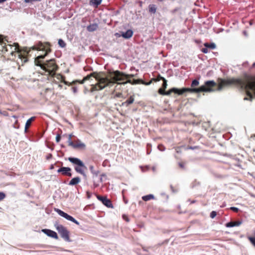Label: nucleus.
Here are the masks:
<instances>
[{
  "label": "nucleus",
  "instance_id": "b1692460",
  "mask_svg": "<svg viewBox=\"0 0 255 255\" xmlns=\"http://www.w3.org/2000/svg\"><path fill=\"white\" fill-rule=\"evenodd\" d=\"M154 197L152 194H149L147 195L143 196L142 197V199L144 201H147L152 199H153Z\"/></svg>",
  "mask_w": 255,
  "mask_h": 255
},
{
  "label": "nucleus",
  "instance_id": "7c9ffc66",
  "mask_svg": "<svg viewBox=\"0 0 255 255\" xmlns=\"http://www.w3.org/2000/svg\"><path fill=\"white\" fill-rule=\"evenodd\" d=\"M156 81H159L160 80L163 81L165 79L164 77H162L160 74H158L157 77L156 78Z\"/></svg>",
  "mask_w": 255,
  "mask_h": 255
},
{
  "label": "nucleus",
  "instance_id": "f8f14e48",
  "mask_svg": "<svg viewBox=\"0 0 255 255\" xmlns=\"http://www.w3.org/2000/svg\"><path fill=\"white\" fill-rule=\"evenodd\" d=\"M71 168L68 167H62L60 168L58 170V173H60L63 176H67L71 177L72 176Z\"/></svg>",
  "mask_w": 255,
  "mask_h": 255
},
{
  "label": "nucleus",
  "instance_id": "9d476101",
  "mask_svg": "<svg viewBox=\"0 0 255 255\" xmlns=\"http://www.w3.org/2000/svg\"><path fill=\"white\" fill-rule=\"evenodd\" d=\"M97 198L107 207L112 209L114 208V206L111 200L108 199L107 197L97 195Z\"/></svg>",
  "mask_w": 255,
  "mask_h": 255
},
{
  "label": "nucleus",
  "instance_id": "f704fd0d",
  "mask_svg": "<svg viewBox=\"0 0 255 255\" xmlns=\"http://www.w3.org/2000/svg\"><path fill=\"white\" fill-rule=\"evenodd\" d=\"M41 0H24V2L26 3H32L34 1H39Z\"/></svg>",
  "mask_w": 255,
  "mask_h": 255
},
{
  "label": "nucleus",
  "instance_id": "c03bdc74",
  "mask_svg": "<svg viewBox=\"0 0 255 255\" xmlns=\"http://www.w3.org/2000/svg\"><path fill=\"white\" fill-rule=\"evenodd\" d=\"M54 165H53V164H51V165H50V166L49 169H51V170H52V169H54Z\"/></svg>",
  "mask_w": 255,
  "mask_h": 255
},
{
  "label": "nucleus",
  "instance_id": "de8ad7c7",
  "mask_svg": "<svg viewBox=\"0 0 255 255\" xmlns=\"http://www.w3.org/2000/svg\"><path fill=\"white\" fill-rule=\"evenodd\" d=\"M253 67H255V62L253 64Z\"/></svg>",
  "mask_w": 255,
  "mask_h": 255
},
{
  "label": "nucleus",
  "instance_id": "9b49d317",
  "mask_svg": "<svg viewBox=\"0 0 255 255\" xmlns=\"http://www.w3.org/2000/svg\"><path fill=\"white\" fill-rule=\"evenodd\" d=\"M69 146L74 148L81 149H84L86 147V145L78 139L74 141H70Z\"/></svg>",
  "mask_w": 255,
  "mask_h": 255
},
{
  "label": "nucleus",
  "instance_id": "49530a36",
  "mask_svg": "<svg viewBox=\"0 0 255 255\" xmlns=\"http://www.w3.org/2000/svg\"><path fill=\"white\" fill-rule=\"evenodd\" d=\"M124 202L126 204H127L128 203V201L127 200H125V198H124Z\"/></svg>",
  "mask_w": 255,
  "mask_h": 255
},
{
  "label": "nucleus",
  "instance_id": "a211bd4d",
  "mask_svg": "<svg viewBox=\"0 0 255 255\" xmlns=\"http://www.w3.org/2000/svg\"><path fill=\"white\" fill-rule=\"evenodd\" d=\"M98 28V25L97 23H92L88 25L87 27V29L88 31L93 32L97 29Z\"/></svg>",
  "mask_w": 255,
  "mask_h": 255
},
{
  "label": "nucleus",
  "instance_id": "2f4dec72",
  "mask_svg": "<svg viewBox=\"0 0 255 255\" xmlns=\"http://www.w3.org/2000/svg\"><path fill=\"white\" fill-rule=\"evenodd\" d=\"M204 45L205 48H203L202 51L204 53H207V42L205 43Z\"/></svg>",
  "mask_w": 255,
  "mask_h": 255
},
{
  "label": "nucleus",
  "instance_id": "20e7f679",
  "mask_svg": "<svg viewBox=\"0 0 255 255\" xmlns=\"http://www.w3.org/2000/svg\"><path fill=\"white\" fill-rule=\"evenodd\" d=\"M31 50L30 47H24L22 49H19L18 43H14L13 45L7 44L4 54L8 57L10 55L14 56V60L17 58L16 61L19 69L20 65L22 66L28 61V54Z\"/></svg>",
  "mask_w": 255,
  "mask_h": 255
},
{
  "label": "nucleus",
  "instance_id": "0eeeda50",
  "mask_svg": "<svg viewBox=\"0 0 255 255\" xmlns=\"http://www.w3.org/2000/svg\"><path fill=\"white\" fill-rule=\"evenodd\" d=\"M68 160L71 163L77 165L74 167L77 172L86 176L85 170L87 169V167L80 159L77 158L70 157L68 158Z\"/></svg>",
  "mask_w": 255,
  "mask_h": 255
},
{
  "label": "nucleus",
  "instance_id": "7ed1b4c3",
  "mask_svg": "<svg viewBox=\"0 0 255 255\" xmlns=\"http://www.w3.org/2000/svg\"><path fill=\"white\" fill-rule=\"evenodd\" d=\"M92 77L95 78L97 83L96 84L91 85V92L102 90L107 87H110V84L109 83L110 81L109 71L107 74L104 72H93L84 77L82 80H75L73 81V83H78L83 84L85 81L89 80Z\"/></svg>",
  "mask_w": 255,
  "mask_h": 255
},
{
  "label": "nucleus",
  "instance_id": "a18cd8bd",
  "mask_svg": "<svg viewBox=\"0 0 255 255\" xmlns=\"http://www.w3.org/2000/svg\"><path fill=\"white\" fill-rule=\"evenodd\" d=\"M115 35H116V36H118V37H120V35L119 33H116L115 34Z\"/></svg>",
  "mask_w": 255,
  "mask_h": 255
},
{
  "label": "nucleus",
  "instance_id": "423d86ee",
  "mask_svg": "<svg viewBox=\"0 0 255 255\" xmlns=\"http://www.w3.org/2000/svg\"><path fill=\"white\" fill-rule=\"evenodd\" d=\"M167 86V80L164 79L163 81L162 87L158 89V93L161 95L168 96L172 93H174V94H177L178 95H181L186 92L200 93L202 92L207 91V81L205 82L204 86H201L200 87L198 88V89H191L185 88L181 89H178L176 88H173L169 90L168 91H165V89H166Z\"/></svg>",
  "mask_w": 255,
  "mask_h": 255
},
{
  "label": "nucleus",
  "instance_id": "f3484780",
  "mask_svg": "<svg viewBox=\"0 0 255 255\" xmlns=\"http://www.w3.org/2000/svg\"><path fill=\"white\" fill-rule=\"evenodd\" d=\"M241 221L230 222L226 224V226L228 228L239 226L241 225Z\"/></svg>",
  "mask_w": 255,
  "mask_h": 255
},
{
  "label": "nucleus",
  "instance_id": "bb28decb",
  "mask_svg": "<svg viewBox=\"0 0 255 255\" xmlns=\"http://www.w3.org/2000/svg\"><path fill=\"white\" fill-rule=\"evenodd\" d=\"M199 85V82L197 80L195 79L194 80L191 84V87L193 88H190L191 89H195L194 87L198 86Z\"/></svg>",
  "mask_w": 255,
  "mask_h": 255
},
{
  "label": "nucleus",
  "instance_id": "09e8293b",
  "mask_svg": "<svg viewBox=\"0 0 255 255\" xmlns=\"http://www.w3.org/2000/svg\"><path fill=\"white\" fill-rule=\"evenodd\" d=\"M100 181H101V182H102V177L100 178Z\"/></svg>",
  "mask_w": 255,
  "mask_h": 255
},
{
  "label": "nucleus",
  "instance_id": "393cba45",
  "mask_svg": "<svg viewBox=\"0 0 255 255\" xmlns=\"http://www.w3.org/2000/svg\"><path fill=\"white\" fill-rule=\"evenodd\" d=\"M54 77H55L57 79L60 81V82L62 83L64 81V79H65V77L63 76L61 74H56L55 73V75L54 76Z\"/></svg>",
  "mask_w": 255,
  "mask_h": 255
},
{
  "label": "nucleus",
  "instance_id": "1a4fd4ad",
  "mask_svg": "<svg viewBox=\"0 0 255 255\" xmlns=\"http://www.w3.org/2000/svg\"><path fill=\"white\" fill-rule=\"evenodd\" d=\"M55 211L61 216L65 218L67 220L70 221L77 225H79V223L73 217L69 215L68 214L65 213L64 212L61 211L59 209H55Z\"/></svg>",
  "mask_w": 255,
  "mask_h": 255
},
{
  "label": "nucleus",
  "instance_id": "aec40b11",
  "mask_svg": "<svg viewBox=\"0 0 255 255\" xmlns=\"http://www.w3.org/2000/svg\"><path fill=\"white\" fill-rule=\"evenodd\" d=\"M81 181L80 178L79 177H76L72 178L69 182V185H75L78 184Z\"/></svg>",
  "mask_w": 255,
  "mask_h": 255
},
{
  "label": "nucleus",
  "instance_id": "a19ab883",
  "mask_svg": "<svg viewBox=\"0 0 255 255\" xmlns=\"http://www.w3.org/2000/svg\"><path fill=\"white\" fill-rule=\"evenodd\" d=\"M122 96V93H117L116 94V97H121Z\"/></svg>",
  "mask_w": 255,
  "mask_h": 255
},
{
  "label": "nucleus",
  "instance_id": "39448f33",
  "mask_svg": "<svg viewBox=\"0 0 255 255\" xmlns=\"http://www.w3.org/2000/svg\"><path fill=\"white\" fill-rule=\"evenodd\" d=\"M133 76V74H127L119 70L109 71L110 87L112 86L115 84L125 85L129 83L131 85H135L139 83V80H131L130 79Z\"/></svg>",
  "mask_w": 255,
  "mask_h": 255
},
{
  "label": "nucleus",
  "instance_id": "6ab92c4d",
  "mask_svg": "<svg viewBox=\"0 0 255 255\" xmlns=\"http://www.w3.org/2000/svg\"><path fill=\"white\" fill-rule=\"evenodd\" d=\"M35 119V117H32L29 119L26 122L25 126V131H26L30 127L31 124L33 121H34Z\"/></svg>",
  "mask_w": 255,
  "mask_h": 255
},
{
  "label": "nucleus",
  "instance_id": "473e14b6",
  "mask_svg": "<svg viewBox=\"0 0 255 255\" xmlns=\"http://www.w3.org/2000/svg\"><path fill=\"white\" fill-rule=\"evenodd\" d=\"M185 162H179L178 163V165L179 166L182 168V169H184V165H185Z\"/></svg>",
  "mask_w": 255,
  "mask_h": 255
},
{
  "label": "nucleus",
  "instance_id": "3c124183",
  "mask_svg": "<svg viewBox=\"0 0 255 255\" xmlns=\"http://www.w3.org/2000/svg\"><path fill=\"white\" fill-rule=\"evenodd\" d=\"M194 202H195V201H193L192 202V203H194Z\"/></svg>",
  "mask_w": 255,
  "mask_h": 255
},
{
  "label": "nucleus",
  "instance_id": "f03ea898",
  "mask_svg": "<svg viewBox=\"0 0 255 255\" xmlns=\"http://www.w3.org/2000/svg\"><path fill=\"white\" fill-rule=\"evenodd\" d=\"M48 44V47H46L44 44L39 42L37 44L30 47L33 50H42L44 51V54L39 55L35 58L34 63L35 65L40 67V68L47 72V75L54 77L55 72L58 69V66L56 63L55 59H52L47 60L43 63L42 59H44L47 54L51 52V49Z\"/></svg>",
  "mask_w": 255,
  "mask_h": 255
},
{
  "label": "nucleus",
  "instance_id": "79ce46f5",
  "mask_svg": "<svg viewBox=\"0 0 255 255\" xmlns=\"http://www.w3.org/2000/svg\"><path fill=\"white\" fill-rule=\"evenodd\" d=\"M72 90H73V92L74 93H77V88H76V87H73V88H72Z\"/></svg>",
  "mask_w": 255,
  "mask_h": 255
},
{
  "label": "nucleus",
  "instance_id": "4c0bfd02",
  "mask_svg": "<svg viewBox=\"0 0 255 255\" xmlns=\"http://www.w3.org/2000/svg\"><path fill=\"white\" fill-rule=\"evenodd\" d=\"M72 136H73V135L72 134H69L68 136V145H69L70 141H73L72 140Z\"/></svg>",
  "mask_w": 255,
  "mask_h": 255
},
{
  "label": "nucleus",
  "instance_id": "c85d7f7f",
  "mask_svg": "<svg viewBox=\"0 0 255 255\" xmlns=\"http://www.w3.org/2000/svg\"><path fill=\"white\" fill-rule=\"evenodd\" d=\"M6 197V195L4 193L0 192V201H2Z\"/></svg>",
  "mask_w": 255,
  "mask_h": 255
},
{
  "label": "nucleus",
  "instance_id": "ddd939ff",
  "mask_svg": "<svg viewBox=\"0 0 255 255\" xmlns=\"http://www.w3.org/2000/svg\"><path fill=\"white\" fill-rule=\"evenodd\" d=\"M42 232L49 237H50L54 238L55 239H56V240L58 239V236L57 233L53 231H52L49 229H42Z\"/></svg>",
  "mask_w": 255,
  "mask_h": 255
},
{
  "label": "nucleus",
  "instance_id": "4be33fe9",
  "mask_svg": "<svg viewBox=\"0 0 255 255\" xmlns=\"http://www.w3.org/2000/svg\"><path fill=\"white\" fill-rule=\"evenodd\" d=\"M89 169L91 173L93 174V177L94 176L96 177L99 173V171L98 170H95L94 167L93 165H90L89 167Z\"/></svg>",
  "mask_w": 255,
  "mask_h": 255
},
{
  "label": "nucleus",
  "instance_id": "c9c22d12",
  "mask_svg": "<svg viewBox=\"0 0 255 255\" xmlns=\"http://www.w3.org/2000/svg\"><path fill=\"white\" fill-rule=\"evenodd\" d=\"M63 83H64L65 85H68V86H71L73 84H75V83H73V82L72 83H70L69 82H67L66 81H65V80L64 79V81L63 82Z\"/></svg>",
  "mask_w": 255,
  "mask_h": 255
},
{
  "label": "nucleus",
  "instance_id": "4468645a",
  "mask_svg": "<svg viewBox=\"0 0 255 255\" xmlns=\"http://www.w3.org/2000/svg\"><path fill=\"white\" fill-rule=\"evenodd\" d=\"M6 43L4 41L2 35H0V51L4 54Z\"/></svg>",
  "mask_w": 255,
  "mask_h": 255
},
{
  "label": "nucleus",
  "instance_id": "412c9836",
  "mask_svg": "<svg viewBox=\"0 0 255 255\" xmlns=\"http://www.w3.org/2000/svg\"><path fill=\"white\" fill-rule=\"evenodd\" d=\"M102 2V0H90L89 3L91 5L97 7Z\"/></svg>",
  "mask_w": 255,
  "mask_h": 255
},
{
  "label": "nucleus",
  "instance_id": "72a5a7b5",
  "mask_svg": "<svg viewBox=\"0 0 255 255\" xmlns=\"http://www.w3.org/2000/svg\"><path fill=\"white\" fill-rule=\"evenodd\" d=\"M217 215V212L216 211H212L210 213V217L211 218H214L215 217V216Z\"/></svg>",
  "mask_w": 255,
  "mask_h": 255
},
{
  "label": "nucleus",
  "instance_id": "cd10ccee",
  "mask_svg": "<svg viewBox=\"0 0 255 255\" xmlns=\"http://www.w3.org/2000/svg\"><path fill=\"white\" fill-rule=\"evenodd\" d=\"M58 44L62 48L65 47L66 45L65 42L61 39H59Z\"/></svg>",
  "mask_w": 255,
  "mask_h": 255
},
{
  "label": "nucleus",
  "instance_id": "5701e85b",
  "mask_svg": "<svg viewBox=\"0 0 255 255\" xmlns=\"http://www.w3.org/2000/svg\"><path fill=\"white\" fill-rule=\"evenodd\" d=\"M148 8L149 12L155 13L156 11L157 7L155 4H149Z\"/></svg>",
  "mask_w": 255,
  "mask_h": 255
},
{
  "label": "nucleus",
  "instance_id": "8fccbe9b",
  "mask_svg": "<svg viewBox=\"0 0 255 255\" xmlns=\"http://www.w3.org/2000/svg\"><path fill=\"white\" fill-rule=\"evenodd\" d=\"M105 176V174H102L101 176Z\"/></svg>",
  "mask_w": 255,
  "mask_h": 255
},
{
  "label": "nucleus",
  "instance_id": "ea45409f",
  "mask_svg": "<svg viewBox=\"0 0 255 255\" xmlns=\"http://www.w3.org/2000/svg\"><path fill=\"white\" fill-rule=\"evenodd\" d=\"M61 137L60 135H57L56 137V141L57 142H59L60 140Z\"/></svg>",
  "mask_w": 255,
  "mask_h": 255
},
{
  "label": "nucleus",
  "instance_id": "e433bc0d",
  "mask_svg": "<svg viewBox=\"0 0 255 255\" xmlns=\"http://www.w3.org/2000/svg\"><path fill=\"white\" fill-rule=\"evenodd\" d=\"M230 209L231 210L236 213L238 212V211H239V209L238 208L235 207H231Z\"/></svg>",
  "mask_w": 255,
  "mask_h": 255
},
{
  "label": "nucleus",
  "instance_id": "58836bf2",
  "mask_svg": "<svg viewBox=\"0 0 255 255\" xmlns=\"http://www.w3.org/2000/svg\"><path fill=\"white\" fill-rule=\"evenodd\" d=\"M152 81H154V82H158V81H156V78H152V79L150 80V81L149 82L147 83H146L145 84H146V85H149L150 83H151V82H152Z\"/></svg>",
  "mask_w": 255,
  "mask_h": 255
},
{
  "label": "nucleus",
  "instance_id": "a878e982",
  "mask_svg": "<svg viewBox=\"0 0 255 255\" xmlns=\"http://www.w3.org/2000/svg\"><path fill=\"white\" fill-rule=\"evenodd\" d=\"M254 237L248 236L247 238L251 243L255 247V232H254Z\"/></svg>",
  "mask_w": 255,
  "mask_h": 255
},
{
  "label": "nucleus",
  "instance_id": "2eb2a0df",
  "mask_svg": "<svg viewBox=\"0 0 255 255\" xmlns=\"http://www.w3.org/2000/svg\"><path fill=\"white\" fill-rule=\"evenodd\" d=\"M132 35L133 31L130 29H128L126 32H123L122 34V36L126 39L130 38V37H132Z\"/></svg>",
  "mask_w": 255,
  "mask_h": 255
},
{
  "label": "nucleus",
  "instance_id": "dca6fc26",
  "mask_svg": "<svg viewBox=\"0 0 255 255\" xmlns=\"http://www.w3.org/2000/svg\"><path fill=\"white\" fill-rule=\"evenodd\" d=\"M134 101V96H130L129 98L125 102L122 103V106L128 107V105L132 104Z\"/></svg>",
  "mask_w": 255,
  "mask_h": 255
},
{
  "label": "nucleus",
  "instance_id": "37998d69",
  "mask_svg": "<svg viewBox=\"0 0 255 255\" xmlns=\"http://www.w3.org/2000/svg\"><path fill=\"white\" fill-rule=\"evenodd\" d=\"M52 157V155L51 154H49L47 156V159H49L51 158Z\"/></svg>",
  "mask_w": 255,
  "mask_h": 255
},
{
  "label": "nucleus",
  "instance_id": "c756f323",
  "mask_svg": "<svg viewBox=\"0 0 255 255\" xmlns=\"http://www.w3.org/2000/svg\"><path fill=\"white\" fill-rule=\"evenodd\" d=\"M216 47V44L214 43H208V48L213 49H215Z\"/></svg>",
  "mask_w": 255,
  "mask_h": 255
},
{
  "label": "nucleus",
  "instance_id": "f257e3e1",
  "mask_svg": "<svg viewBox=\"0 0 255 255\" xmlns=\"http://www.w3.org/2000/svg\"><path fill=\"white\" fill-rule=\"evenodd\" d=\"M235 85L241 90L246 91L249 98H245V100L252 101L253 92L255 96V77L246 75L244 79L230 78L227 79H219L218 84L212 81H208V92L215 90H220L225 87Z\"/></svg>",
  "mask_w": 255,
  "mask_h": 255
},
{
  "label": "nucleus",
  "instance_id": "6e6552de",
  "mask_svg": "<svg viewBox=\"0 0 255 255\" xmlns=\"http://www.w3.org/2000/svg\"><path fill=\"white\" fill-rule=\"evenodd\" d=\"M55 227L59 234L66 242H70L71 240L70 238V232L66 227L59 224H55Z\"/></svg>",
  "mask_w": 255,
  "mask_h": 255
}]
</instances>
